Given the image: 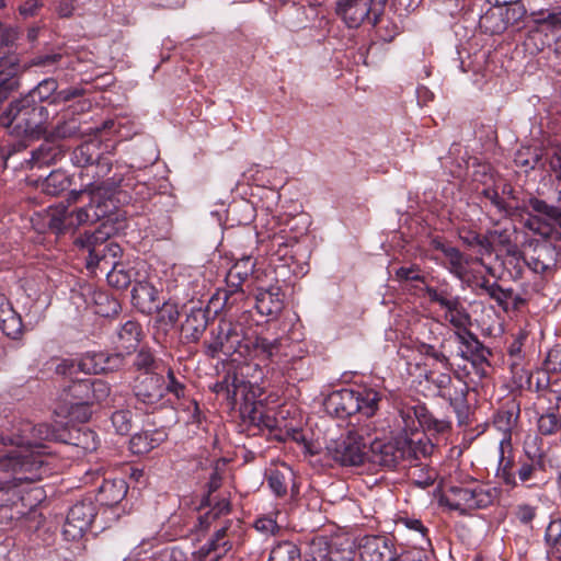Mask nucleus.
<instances>
[{
	"mask_svg": "<svg viewBox=\"0 0 561 561\" xmlns=\"http://www.w3.org/2000/svg\"><path fill=\"white\" fill-rule=\"evenodd\" d=\"M541 468V457L530 458L528 461L520 462L516 473L520 482L525 483L531 480L537 470Z\"/></svg>",
	"mask_w": 561,
	"mask_h": 561,
	"instance_id": "obj_57",
	"label": "nucleus"
},
{
	"mask_svg": "<svg viewBox=\"0 0 561 561\" xmlns=\"http://www.w3.org/2000/svg\"><path fill=\"white\" fill-rule=\"evenodd\" d=\"M79 133V123L77 119L71 118L69 121L60 122L51 129L48 128L50 136L55 138H70Z\"/></svg>",
	"mask_w": 561,
	"mask_h": 561,
	"instance_id": "obj_54",
	"label": "nucleus"
},
{
	"mask_svg": "<svg viewBox=\"0 0 561 561\" xmlns=\"http://www.w3.org/2000/svg\"><path fill=\"white\" fill-rule=\"evenodd\" d=\"M516 421V416L512 411L502 410L499 411L494 417V425L497 430L503 433V437L506 436L511 438V430L514 426Z\"/></svg>",
	"mask_w": 561,
	"mask_h": 561,
	"instance_id": "obj_56",
	"label": "nucleus"
},
{
	"mask_svg": "<svg viewBox=\"0 0 561 561\" xmlns=\"http://www.w3.org/2000/svg\"><path fill=\"white\" fill-rule=\"evenodd\" d=\"M70 185V180L68 175L60 171H51L42 182L41 187L42 191L51 196L59 195Z\"/></svg>",
	"mask_w": 561,
	"mask_h": 561,
	"instance_id": "obj_41",
	"label": "nucleus"
},
{
	"mask_svg": "<svg viewBox=\"0 0 561 561\" xmlns=\"http://www.w3.org/2000/svg\"><path fill=\"white\" fill-rule=\"evenodd\" d=\"M268 561H301V552L294 542L282 541L272 548Z\"/></svg>",
	"mask_w": 561,
	"mask_h": 561,
	"instance_id": "obj_42",
	"label": "nucleus"
},
{
	"mask_svg": "<svg viewBox=\"0 0 561 561\" xmlns=\"http://www.w3.org/2000/svg\"><path fill=\"white\" fill-rule=\"evenodd\" d=\"M21 72L22 68L15 55L0 57V102L19 88Z\"/></svg>",
	"mask_w": 561,
	"mask_h": 561,
	"instance_id": "obj_20",
	"label": "nucleus"
},
{
	"mask_svg": "<svg viewBox=\"0 0 561 561\" xmlns=\"http://www.w3.org/2000/svg\"><path fill=\"white\" fill-rule=\"evenodd\" d=\"M66 396L69 397L70 404L83 405L100 403L107 399L111 392L108 383L99 378H87L72 381L67 389Z\"/></svg>",
	"mask_w": 561,
	"mask_h": 561,
	"instance_id": "obj_13",
	"label": "nucleus"
},
{
	"mask_svg": "<svg viewBox=\"0 0 561 561\" xmlns=\"http://www.w3.org/2000/svg\"><path fill=\"white\" fill-rule=\"evenodd\" d=\"M186 553L178 547H167L156 551L151 561H186Z\"/></svg>",
	"mask_w": 561,
	"mask_h": 561,
	"instance_id": "obj_58",
	"label": "nucleus"
},
{
	"mask_svg": "<svg viewBox=\"0 0 561 561\" xmlns=\"http://www.w3.org/2000/svg\"><path fill=\"white\" fill-rule=\"evenodd\" d=\"M134 171L124 167L119 173L101 183H89L83 190H73L68 195L69 203H82L83 206L68 211L66 207L51 209L48 227L56 233L85 224H94L112 215L116 208L114 192L119 186L134 187Z\"/></svg>",
	"mask_w": 561,
	"mask_h": 561,
	"instance_id": "obj_2",
	"label": "nucleus"
},
{
	"mask_svg": "<svg viewBox=\"0 0 561 561\" xmlns=\"http://www.w3.org/2000/svg\"><path fill=\"white\" fill-rule=\"evenodd\" d=\"M495 477L507 488L517 485L516 471L514 470V458L512 455V443L510 437L501 438L499 446V461Z\"/></svg>",
	"mask_w": 561,
	"mask_h": 561,
	"instance_id": "obj_22",
	"label": "nucleus"
},
{
	"mask_svg": "<svg viewBox=\"0 0 561 561\" xmlns=\"http://www.w3.org/2000/svg\"><path fill=\"white\" fill-rule=\"evenodd\" d=\"M58 152L50 144H43L32 151L31 162L33 167L48 165L55 162Z\"/></svg>",
	"mask_w": 561,
	"mask_h": 561,
	"instance_id": "obj_48",
	"label": "nucleus"
},
{
	"mask_svg": "<svg viewBox=\"0 0 561 561\" xmlns=\"http://www.w3.org/2000/svg\"><path fill=\"white\" fill-rule=\"evenodd\" d=\"M257 312L268 320L276 319L284 308V295L278 285L259 288L255 295Z\"/></svg>",
	"mask_w": 561,
	"mask_h": 561,
	"instance_id": "obj_17",
	"label": "nucleus"
},
{
	"mask_svg": "<svg viewBox=\"0 0 561 561\" xmlns=\"http://www.w3.org/2000/svg\"><path fill=\"white\" fill-rule=\"evenodd\" d=\"M455 337L459 344L457 355L463 360L476 362L485 359V348L478 337L467 328L455 332Z\"/></svg>",
	"mask_w": 561,
	"mask_h": 561,
	"instance_id": "obj_27",
	"label": "nucleus"
},
{
	"mask_svg": "<svg viewBox=\"0 0 561 561\" xmlns=\"http://www.w3.org/2000/svg\"><path fill=\"white\" fill-rule=\"evenodd\" d=\"M142 335V330L139 323L133 320H127L123 323L116 333V348L121 352L130 353L139 345Z\"/></svg>",
	"mask_w": 561,
	"mask_h": 561,
	"instance_id": "obj_31",
	"label": "nucleus"
},
{
	"mask_svg": "<svg viewBox=\"0 0 561 561\" xmlns=\"http://www.w3.org/2000/svg\"><path fill=\"white\" fill-rule=\"evenodd\" d=\"M413 415L419 420V430L443 433L449 428V422L435 419L424 404H416Z\"/></svg>",
	"mask_w": 561,
	"mask_h": 561,
	"instance_id": "obj_39",
	"label": "nucleus"
},
{
	"mask_svg": "<svg viewBox=\"0 0 561 561\" xmlns=\"http://www.w3.org/2000/svg\"><path fill=\"white\" fill-rule=\"evenodd\" d=\"M381 394L373 388H344L331 392L324 400L325 411L336 417H348L359 413L366 417L375 415Z\"/></svg>",
	"mask_w": 561,
	"mask_h": 561,
	"instance_id": "obj_5",
	"label": "nucleus"
},
{
	"mask_svg": "<svg viewBox=\"0 0 561 561\" xmlns=\"http://www.w3.org/2000/svg\"><path fill=\"white\" fill-rule=\"evenodd\" d=\"M330 546L324 540H314L310 545V552L307 561H337ZM341 561H352L350 557L343 558Z\"/></svg>",
	"mask_w": 561,
	"mask_h": 561,
	"instance_id": "obj_43",
	"label": "nucleus"
},
{
	"mask_svg": "<svg viewBox=\"0 0 561 561\" xmlns=\"http://www.w3.org/2000/svg\"><path fill=\"white\" fill-rule=\"evenodd\" d=\"M123 363L121 354L107 356L104 353L85 354L77 362V368L84 374H101L118 368Z\"/></svg>",
	"mask_w": 561,
	"mask_h": 561,
	"instance_id": "obj_21",
	"label": "nucleus"
},
{
	"mask_svg": "<svg viewBox=\"0 0 561 561\" xmlns=\"http://www.w3.org/2000/svg\"><path fill=\"white\" fill-rule=\"evenodd\" d=\"M254 527L263 535H274L279 530L277 520L272 516H263L255 520Z\"/></svg>",
	"mask_w": 561,
	"mask_h": 561,
	"instance_id": "obj_63",
	"label": "nucleus"
},
{
	"mask_svg": "<svg viewBox=\"0 0 561 561\" xmlns=\"http://www.w3.org/2000/svg\"><path fill=\"white\" fill-rule=\"evenodd\" d=\"M100 145L98 141H85L78 146L72 154L71 161L79 168L91 167L98 161V168L108 170L107 161H100Z\"/></svg>",
	"mask_w": 561,
	"mask_h": 561,
	"instance_id": "obj_30",
	"label": "nucleus"
},
{
	"mask_svg": "<svg viewBox=\"0 0 561 561\" xmlns=\"http://www.w3.org/2000/svg\"><path fill=\"white\" fill-rule=\"evenodd\" d=\"M468 386L458 379L451 383V387L442 393L443 399L447 400L456 413L458 423L466 424L469 417V405L467 402Z\"/></svg>",
	"mask_w": 561,
	"mask_h": 561,
	"instance_id": "obj_26",
	"label": "nucleus"
},
{
	"mask_svg": "<svg viewBox=\"0 0 561 561\" xmlns=\"http://www.w3.org/2000/svg\"><path fill=\"white\" fill-rule=\"evenodd\" d=\"M157 297L158 291L152 285L140 277L136 280L131 290V298L136 305H140L142 308H146V304H151L154 308H158L159 302H157ZM148 309L151 310L152 306H148Z\"/></svg>",
	"mask_w": 561,
	"mask_h": 561,
	"instance_id": "obj_38",
	"label": "nucleus"
},
{
	"mask_svg": "<svg viewBox=\"0 0 561 561\" xmlns=\"http://www.w3.org/2000/svg\"><path fill=\"white\" fill-rule=\"evenodd\" d=\"M255 375H252L250 381L240 387L239 394L242 397L239 410L243 421L255 426L273 427L274 421L264 412V404L260 399L263 394V387L260 382L263 380V373L256 366Z\"/></svg>",
	"mask_w": 561,
	"mask_h": 561,
	"instance_id": "obj_9",
	"label": "nucleus"
},
{
	"mask_svg": "<svg viewBox=\"0 0 561 561\" xmlns=\"http://www.w3.org/2000/svg\"><path fill=\"white\" fill-rule=\"evenodd\" d=\"M207 327L206 313L203 309H192L182 324V332L186 339L196 342Z\"/></svg>",
	"mask_w": 561,
	"mask_h": 561,
	"instance_id": "obj_33",
	"label": "nucleus"
},
{
	"mask_svg": "<svg viewBox=\"0 0 561 561\" xmlns=\"http://www.w3.org/2000/svg\"><path fill=\"white\" fill-rule=\"evenodd\" d=\"M58 432L48 424L21 422L0 432V473L19 481H39L53 472L55 457L42 440H59Z\"/></svg>",
	"mask_w": 561,
	"mask_h": 561,
	"instance_id": "obj_1",
	"label": "nucleus"
},
{
	"mask_svg": "<svg viewBox=\"0 0 561 561\" xmlns=\"http://www.w3.org/2000/svg\"><path fill=\"white\" fill-rule=\"evenodd\" d=\"M496 490L478 483L469 485H451L444 500L451 510L466 514L473 510L485 508L496 499Z\"/></svg>",
	"mask_w": 561,
	"mask_h": 561,
	"instance_id": "obj_8",
	"label": "nucleus"
},
{
	"mask_svg": "<svg viewBox=\"0 0 561 561\" xmlns=\"http://www.w3.org/2000/svg\"><path fill=\"white\" fill-rule=\"evenodd\" d=\"M61 60L62 55L59 53L37 55L31 59L30 66L42 68L45 72H53Z\"/></svg>",
	"mask_w": 561,
	"mask_h": 561,
	"instance_id": "obj_51",
	"label": "nucleus"
},
{
	"mask_svg": "<svg viewBox=\"0 0 561 561\" xmlns=\"http://www.w3.org/2000/svg\"><path fill=\"white\" fill-rule=\"evenodd\" d=\"M122 255V248L115 242H105L100 253V263L94 264V268L105 272L112 266V263L118 262L117 259Z\"/></svg>",
	"mask_w": 561,
	"mask_h": 561,
	"instance_id": "obj_46",
	"label": "nucleus"
},
{
	"mask_svg": "<svg viewBox=\"0 0 561 561\" xmlns=\"http://www.w3.org/2000/svg\"><path fill=\"white\" fill-rule=\"evenodd\" d=\"M142 262H114L104 273L108 285L117 289H125L139 278L138 267Z\"/></svg>",
	"mask_w": 561,
	"mask_h": 561,
	"instance_id": "obj_23",
	"label": "nucleus"
},
{
	"mask_svg": "<svg viewBox=\"0 0 561 561\" xmlns=\"http://www.w3.org/2000/svg\"><path fill=\"white\" fill-rule=\"evenodd\" d=\"M238 379L236 377L233 378L232 383L229 382L228 378H225L224 380L216 382L211 387V390L217 394H222L227 400H230L233 404H237L239 394L234 396L233 393L236 390L234 387H239V383H236Z\"/></svg>",
	"mask_w": 561,
	"mask_h": 561,
	"instance_id": "obj_59",
	"label": "nucleus"
},
{
	"mask_svg": "<svg viewBox=\"0 0 561 561\" xmlns=\"http://www.w3.org/2000/svg\"><path fill=\"white\" fill-rule=\"evenodd\" d=\"M112 425L119 435H127L133 425V413L129 410H118L112 414Z\"/></svg>",
	"mask_w": 561,
	"mask_h": 561,
	"instance_id": "obj_52",
	"label": "nucleus"
},
{
	"mask_svg": "<svg viewBox=\"0 0 561 561\" xmlns=\"http://www.w3.org/2000/svg\"><path fill=\"white\" fill-rule=\"evenodd\" d=\"M1 331L10 339L18 340L23 334V322L20 314L8 319L4 323L0 324Z\"/></svg>",
	"mask_w": 561,
	"mask_h": 561,
	"instance_id": "obj_60",
	"label": "nucleus"
},
{
	"mask_svg": "<svg viewBox=\"0 0 561 561\" xmlns=\"http://www.w3.org/2000/svg\"><path fill=\"white\" fill-rule=\"evenodd\" d=\"M282 346H283V350H284V353L286 354L285 356H283V358H285L288 363V368H285V369H282L280 367H278L276 365V363H272V362H264L262 360L261 358L259 357H255V358H252V357H243L244 359H250L249 363L244 364L242 367H240V374L241 376L244 378L242 379L240 382H239V387H234L236 390H234V396L239 394V391H240V387L250 381V379L252 378V375H255L256 371L254 370V368L257 366L262 373H264V367H271L272 370H279L280 373H287L289 371L290 369L294 368L295 366V363L297 362L295 358L288 356V352H287V346L284 344V342L282 341ZM265 376V374H263V377Z\"/></svg>",
	"mask_w": 561,
	"mask_h": 561,
	"instance_id": "obj_28",
	"label": "nucleus"
},
{
	"mask_svg": "<svg viewBox=\"0 0 561 561\" xmlns=\"http://www.w3.org/2000/svg\"><path fill=\"white\" fill-rule=\"evenodd\" d=\"M558 206L550 205L546 201L529 197L527 202L520 204L525 207V210H519V215L526 213L529 215L526 221V227L535 232L545 234V231L540 230L539 225L542 224L547 228L561 227V204L558 202Z\"/></svg>",
	"mask_w": 561,
	"mask_h": 561,
	"instance_id": "obj_12",
	"label": "nucleus"
},
{
	"mask_svg": "<svg viewBox=\"0 0 561 561\" xmlns=\"http://www.w3.org/2000/svg\"><path fill=\"white\" fill-rule=\"evenodd\" d=\"M393 554L392 545L381 536H367L360 545V558L363 561H385Z\"/></svg>",
	"mask_w": 561,
	"mask_h": 561,
	"instance_id": "obj_29",
	"label": "nucleus"
},
{
	"mask_svg": "<svg viewBox=\"0 0 561 561\" xmlns=\"http://www.w3.org/2000/svg\"><path fill=\"white\" fill-rule=\"evenodd\" d=\"M434 249L442 252L445 257V267L459 279H463L468 274L470 259L461 253L457 248L446 244L439 240H433Z\"/></svg>",
	"mask_w": 561,
	"mask_h": 561,
	"instance_id": "obj_24",
	"label": "nucleus"
},
{
	"mask_svg": "<svg viewBox=\"0 0 561 561\" xmlns=\"http://www.w3.org/2000/svg\"><path fill=\"white\" fill-rule=\"evenodd\" d=\"M179 310L176 305L165 302L162 308L159 310L158 321L165 327H172L179 319Z\"/></svg>",
	"mask_w": 561,
	"mask_h": 561,
	"instance_id": "obj_62",
	"label": "nucleus"
},
{
	"mask_svg": "<svg viewBox=\"0 0 561 561\" xmlns=\"http://www.w3.org/2000/svg\"><path fill=\"white\" fill-rule=\"evenodd\" d=\"M19 37L18 30L11 25L0 23V53L4 49H11Z\"/></svg>",
	"mask_w": 561,
	"mask_h": 561,
	"instance_id": "obj_61",
	"label": "nucleus"
},
{
	"mask_svg": "<svg viewBox=\"0 0 561 561\" xmlns=\"http://www.w3.org/2000/svg\"><path fill=\"white\" fill-rule=\"evenodd\" d=\"M416 350L422 355L428 356V357L433 358L435 362L442 364V366L445 369H449L450 368V363H449L448 356H446L444 354V352L440 348L436 347L435 345L428 344V343H424V342H420L416 345Z\"/></svg>",
	"mask_w": 561,
	"mask_h": 561,
	"instance_id": "obj_55",
	"label": "nucleus"
},
{
	"mask_svg": "<svg viewBox=\"0 0 561 561\" xmlns=\"http://www.w3.org/2000/svg\"><path fill=\"white\" fill-rule=\"evenodd\" d=\"M484 195L490 199L491 204L494 205L501 214L506 216H513L519 214V210H525L519 204L504 202L495 191L485 190Z\"/></svg>",
	"mask_w": 561,
	"mask_h": 561,
	"instance_id": "obj_49",
	"label": "nucleus"
},
{
	"mask_svg": "<svg viewBox=\"0 0 561 561\" xmlns=\"http://www.w3.org/2000/svg\"><path fill=\"white\" fill-rule=\"evenodd\" d=\"M217 299L221 298L224 299L222 307L230 310L234 306L238 305L239 301H242L245 297L244 290L240 286H233L231 282L227 278V288H225L221 291L217 293Z\"/></svg>",
	"mask_w": 561,
	"mask_h": 561,
	"instance_id": "obj_47",
	"label": "nucleus"
},
{
	"mask_svg": "<svg viewBox=\"0 0 561 561\" xmlns=\"http://www.w3.org/2000/svg\"><path fill=\"white\" fill-rule=\"evenodd\" d=\"M167 439L163 430L144 431L135 434L129 442V448L134 454L142 455L151 451Z\"/></svg>",
	"mask_w": 561,
	"mask_h": 561,
	"instance_id": "obj_32",
	"label": "nucleus"
},
{
	"mask_svg": "<svg viewBox=\"0 0 561 561\" xmlns=\"http://www.w3.org/2000/svg\"><path fill=\"white\" fill-rule=\"evenodd\" d=\"M108 234L102 230L94 232H84L75 240L76 247L88 252L87 267L94 270V264L100 263V253L104 247Z\"/></svg>",
	"mask_w": 561,
	"mask_h": 561,
	"instance_id": "obj_25",
	"label": "nucleus"
},
{
	"mask_svg": "<svg viewBox=\"0 0 561 561\" xmlns=\"http://www.w3.org/2000/svg\"><path fill=\"white\" fill-rule=\"evenodd\" d=\"M291 473L284 472L279 470H271L267 474V482L273 491V493L277 496H283L287 492V480L290 478Z\"/></svg>",
	"mask_w": 561,
	"mask_h": 561,
	"instance_id": "obj_53",
	"label": "nucleus"
},
{
	"mask_svg": "<svg viewBox=\"0 0 561 561\" xmlns=\"http://www.w3.org/2000/svg\"><path fill=\"white\" fill-rule=\"evenodd\" d=\"M58 83L55 79H44L36 88H34L26 98H32L34 102H43L48 100L49 96L57 90Z\"/></svg>",
	"mask_w": 561,
	"mask_h": 561,
	"instance_id": "obj_50",
	"label": "nucleus"
},
{
	"mask_svg": "<svg viewBox=\"0 0 561 561\" xmlns=\"http://www.w3.org/2000/svg\"><path fill=\"white\" fill-rule=\"evenodd\" d=\"M559 251L549 241L537 242L525 253L524 260L535 273H545L558 261Z\"/></svg>",
	"mask_w": 561,
	"mask_h": 561,
	"instance_id": "obj_16",
	"label": "nucleus"
},
{
	"mask_svg": "<svg viewBox=\"0 0 561 561\" xmlns=\"http://www.w3.org/2000/svg\"><path fill=\"white\" fill-rule=\"evenodd\" d=\"M95 517V507L92 502L76 503L70 510L64 525L62 533L69 540H77L89 529Z\"/></svg>",
	"mask_w": 561,
	"mask_h": 561,
	"instance_id": "obj_14",
	"label": "nucleus"
},
{
	"mask_svg": "<svg viewBox=\"0 0 561 561\" xmlns=\"http://www.w3.org/2000/svg\"><path fill=\"white\" fill-rule=\"evenodd\" d=\"M526 14L522 3L505 5L494 3L479 20L480 28L489 34H501L510 26L517 24Z\"/></svg>",
	"mask_w": 561,
	"mask_h": 561,
	"instance_id": "obj_11",
	"label": "nucleus"
},
{
	"mask_svg": "<svg viewBox=\"0 0 561 561\" xmlns=\"http://www.w3.org/2000/svg\"><path fill=\"white\" fill-rule=\"evenodd\" d=\"M402 451H404V459H419L420 457H427L433 453L434 445L426 437H401Z\"/></svg>",
	"mask_w": 561,
	"mask_h": 561,
	"instance_id": "obj_34",
	"label": "nucleus"
},
{
	"mask_svg": "<svg viewBox=\"0 0 561 561\" xmlns=\"http://www.w3.org/2000/svg\"><path fill=\"white\" fill-rule=\"evenodd\" d=\"M249 314L242 313L236 321L221 320L210 331L205 342L206 354L213 358L239 355L240 357H259L262 360L276 363L282 369L288 368L283 356L282 339H267L257 335L249 324Z\"/></svg>",
	"mask_w": 561,
	"mask_h": 561,
	"instance_id": "obj_3",
	"label": "nucleus"
},
{
	"mask_svg": "<svg viewBox=\"0 0 561 561\" xmlns=\"http://www.w3.org/2000/svg\"><path fill=\"white\" fill-rule=\"evenodd\" d=\"M540 24L547 28H561V7L548 11L547 14L540 20Z\"/></svg>",
	"mask_w": 561,
	"mask_h": 561,
	"instance_id": "obj_64",
	"label": "nucleus"
},
{
	"mask_svg": "<svg viewBox=\"0 0 561 561\" xmlns=\"http://www.w3.org/2000/svg\"><path fill=\"white\" fill-rule=\"evenodd\" d=\"M127 494V484L124 480L104 481L100 488L99 501L101 504L114 505L119 503Z\"/></svg>",
	"mask_w": 561,
	"mask_h": 561,
	"instance_id": "obj_36",
	"label": "nucleus"
},
{
	"mask_svg": "<svg viewBox=\"0 0 561 561\" xmlns=\"http://www.w3.org/2000/svg\"><path fill=\"white\" fill-rule=\"evenodd\" d=\"M91 301L94 306V313L102 317H111L116 314L121 308L118 300L111 297L106 291L103 290L92 291Z\"/></svg>",
	"mask_w": 561,
	"mask_h": 561,
	"instance_id": "obj_40",
	"label": "nucleus"
},
{
	"mask_svg": "<svg viewBox=\"0 0 561 561\" xmlns=\"http://www.w3.org/2000/svg\"><path fill=\"white\" fill-rule=\"evenodd\" d=\"M413 412H415V405L405 407L399 412L398 426L403 432V437H409V435H417L419 420L413 415Z\"/></svg>",
	"mask_w": 561,
	"mask_h": 561,
	"instance_id": "obj_44",
	"label": "nucleus"
},
{
	"mask_svg": "<svg viewBox=\"0 0 561 561\" xmlns=\"http://www.w3.org/2000/svg\"><path fill=\"white\" fill-rule=\"evenodd\" d=\"M184 391V385L175 378L171 369L167 370V375L146 374L136 387L137 398L148 405H162V400L168 394L176 399L183 398Z\"/></svg>",
	"mask_w": 561,
	"mask_h": 561,
	"instance_id": "obj_7",
	"label": "nucleus"
},
{
	"mask_svg": "<svg viewBox=\"0 0 561 561\" xmlns=\"http://www.w3.org/2000/svg\"><path fill=\"white\" fill-rule=\"evenodd\" d=\"M367 459L385 468H394L401 460H404L401 437L389 440L375 438L369 443Z\"/></svg>",
	"mask_w": 561,
	"mask_h": 561,
	"instance_id": "obj_15",
	"label": "nucleus"
},
{
	"mask_svg": "<svg viewBox=\"0 0 561 561\" xmlns=\"http://www.w3.org/2000/svg\"><path fill=\"white\" fill-rule=\"evenodd\" d=\"M373 430L371 422L350 430L345 437L328 447V453L342 466L362 465L368 456L367 444Z\"/></svg>",
	"mask_w": 561,
	"mask_h": 561,
	"instance_id": "obj_6",
	"label": "nucleus"
},
{
	"mask_svg": "<svg viewBox=\"0 0 561 561\" xmlns=\"http://www.w3.org/2000/svg\"><path fill=\"white\" fill-rule=\"evenodd\" d=\"M547 556L550 559L561 560V519H552L545 531Z\"/></svg>",
	"mask_w": 561,
	"mask_h": 561,
	"instance_id": "obj_37",
	"label": "nucleus"
},
{
	"mask_svg": "<svg viewBox=\"0 0 561 561\" xmlns=\"http://www.w3.org/2000/svg\"><path fill=\"white\" fill-rule=\"evenodd\" d=\"M231 547L232 535L230 526L226 525L219 528L214 537L196 552V558L198 561H218Z\"/></svg>",
	"mask_w": 561,
	"mask_h": 561,
	"instance_id": "obj_19",
	"label": "nucleus"
},
{
	"mask_svg": "<svg viewBox=\"0 0 561 561\" xmlns=\"http://www.w3.org/2000/svg\"><path fill=\"white\" fill-rule=\"evenodd\" d=\"M444 319L456 328L457 331L466 329L471 323L470 314L457 296L445 308Z\"/></svg>",
	"mask_w": 561,
	"mask_h": 561,
	"instance_id": "obj_35",
	"label": "nucleus"
},
{
	"mask_svg": "<svg viewBox=\"0 0 561 561\" xmlns=\"http://www.w3.org/2000/svg\"><path fill=\"white\" fill-rule=\"evenodd\" d=\"M12 480L0 482V508L15 507V514L10 517L23 516L26 511L25 508L32 507V503H26V499L21 494V490L18 489L19 483H33L34 481H19L12 476L8 474Z\"/></svg>",
	"mask_w": 561,
	"mask_h": 561,
	"instance_id": "obj_18",
	"label": "nucleus"
},
{
	"mask_svg": "<svg viewBox=\"0 0 561 561\" xmlns=\"http://www.w3.org/2000/svg\"><path fill=\"white\" fill-rule=\"evenodd\" d=\"M48 111L32 98L23 96L10 103L0 123L18 137L37 138L48 133Z\"/></svg>",
	"mask_w": 561,
	"mask_h": 561,
	"instance_id": "obj_4",
	"label": "nucleus"
},
{
	"mask_svg": "<svg viewBox=\"0 0 561 561\" xmlns=\"http://www.w3.org/2000/svg\"><path fill=\"white\" fill-rule=\"evenodd\" d=\"M386 0H337L334 12L350 28H356L367 20L373 25L378 23Z\"/></svg>",
	"mask_w": 561,
	"mask_h": 561,
	"instance_id": "obj_10",
	"label": "nucleus"
},
{
	"mask_svg": "<svg viewBox=\"0 0 561 561\" xmlns=\"http://www.w3.org/2000/svg\"><path fill=\"white\" fill-rule=\"evenodd\" d=\"M254 264L251 257H242L239 260L228 272L227 276L229 282L234 286H240L248 278L252 272Z\"/></svg>",
	"mask_w": 561,
	"mask_h": 561,
	"instance_id": "obj_45",
	"label": "nucleus"
}]
</instances>
